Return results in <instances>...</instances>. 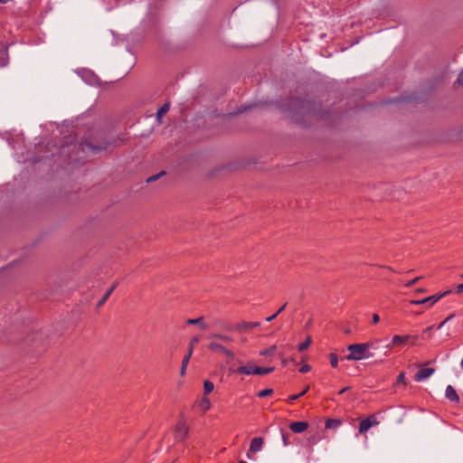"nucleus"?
<instances>
[{
    "label": "nucleus",
    "mask_w": 463,
    "mask_h": 463,
    "mask_svg": "<svg viewBox=\"0 0 463 463\" xmlns=\"http://www.w3.org/2000/svg\"><path fill=\"white\" fill-rule=\"evenodd\" d=\"M435 373L434 368H420L415 374L414 379L417 382H421L430 377Z\"/></svg>",
    "instance_id": "nucleus-9"
},
{
    "label": "nucleus",
    "mask_w": 463,
    "mask_h": 463,
    "mask_svg": "<svg viewBox=\"0 0 463 463\" xmlns=\"http://www.w3.org/2000/svg\"><path fill=\"white\" fill-rule=\"evenodd\" d=\"M311 370V367L310 365L308 364H305L303 365L300 369H299V372L302 373H306L307 372H309Z\"/></svg>",
    "instance_id": "nucleus-34"
},
{
    "label": "nucleus",
    "mask_w": 463,
    "mask_h": 463,
    "mask_svg": "<svg viewBox=\"0 0 463 463\" xmlns=\"http://www.w3.org/2000/svg\"><path fill=\"white\" fill-rule=\"evenodd\" d=\"M364 346H366V350L370 352L371 349H375V342L363 343Z\"/></svg>",
    "instance_id": "nucleus-32"
},
{
    "label": "nucleus",
    "mask_w": 463,
    "mask_h": 463,
    "mask_svg": "<svg viewBox=\"0 0 463 463\" xmlns=\"http://www.w3.org/2000/svg\"><path fill=\"white\" fill-rule=\"evenodd\" d=\"M395 345H392V342L390 344H388L386 345L387 348L391 349L392 346H394Z\"/></svg>",
    "instance_id": "nucleus-44"
},
{
    "label": "nucleus",
    "mask_w": 463,
    "mask_h": 463,
    "mask_svg": "<svg viewBox=\"0 0 463 463\" xmlns=\"http://www.w3.org/2000/svg\"><path fill=\"white\" fill-rule=\"evenodd\" d=\"M446 323H447V322L444 320L443 322H441V323L439 325L438 328H439V329L442 328V327L445 326V324H446Z\"/></svg>",
    "instance_id": "nucleus-41"
},
{
    "label": "nucleus",
    "mask_w": 463,
    "mask_h": 463,
    "mask_svg": "<svg viewBox=\"0 0 463 463\" xmlns=\"http://www.w3.org/2000/svg\"><path fill=\"white\" fill-rule=\"evenodd\" d=\"M239 463H247V462L244 460H241Z\"/></svg>",
    "instance_id": "nucleus-47"
},
{
    "label": "nucleus",
    "mask_w": 463,
    "mask_h": 463,
    "mask_svg": "<svg viewBox=\"0 0 463 463\" xmlns=\"http://www.w3.org/2000/svg\"><path fill=\"white\" fill-rule=\"evenodd\" d=\"M424 292H426V289H425V288H417V289L415 290V293H416V294H420V293H424Z\"/></svg>",
    "instance_id": "nucleus-39"
},
{
    "label": "nucleus",
    "mask_w": 463,
    "mask_h": 463,
    "mask_svg": "<svg viewBox=\"0 0 463 463\" xmlns=\"http://www.w3.org/2000/svg\"><path fill=\"white\" fill-rule=\"evenodd\" d=\"M281 436H282V440H283L284 446H288L289 443H290V441H289V434L288 433L281 432Z\"/></svg>",
    "instance_id": "nucleus-30"
},
{
    "label": "nucleus",
    "mask_w": 463,
    "mask_h": 463,
    "mask_svg": "<svg viewBox=\"0 0 463 463\" xmlns=\"http://www.w3.org/2000/svg\"><path fill=\"white\" fill-rule=\"evenodd\" d=\"M344 332L347 335L351 334L352 333V330L350 328H345L344 329Z\"/></svg>",
    "instance_id": "nucleus-42"
},
{
    "label": "nucleus",
    "mask_w": 463,
    "mask_h": 463,
    "mask_svg": "<svg viewBox=\"0 0 463 463\" xmlns=\"http://www.w3.org/2000/svg\"><path fill=\"white\" fill-rule=\"evenodd\" d=\"M229 359H234V354L231 350L226 348V353H223Z\"/></svg>",
    "instance_id": "nucleus-36"
},
{
    "label": "nucleus",
    "mask_w": 463,
    "mask_h": 463,
    "mask_svg": "<svg viewBox=\"0 0 463 463\" xmlns=\"http://www.w3.org/2000/svg\"><path fill=\"white\" fill-rule=\"evenodd\" d=\"M209 350L219 352V353H226V347H224L222 345L216 343V342H211L207 345Z\"/></svg>",
    "instance_id": "nucleus-16"
},
{
    "label": "nucleus",
    "mask_w": 463,
    "mask_h": 463,
    "mask_svg": "<svg viewBox=\"0 0 463 463\" xmlns=\"http://www.w3.org/2000/svg\"><path fill=\"white\" fill-rule=\"evenodd\" d=\"M264 444V439L262 438H254L251 442L249 449V451L247 452L248 458H251L250 454L251 453H257L260 452L262 449Z\"/></svg>",
    "instance_id": "nucleus-8"
},
{
    "label": "nucleus",
    "mask_w": 463,
    "mask_h": 463,
    "mask_svg": "<svg viewBox=\"0 0 463 463\" xmlns=\"http://www.w3.org/2000/svg\"><path fill=\"white\" fill-rule=\"evenodd\" d=\"M187 324H189V325H198L202 328H206V325L204 324L203 318L202 317H198V318H190V319L187 320Z\"/></svg>",
    "instance_id": "nucleus-19"
},
{
    "label": "nucleus",
    "mask_w": 463,
    "mask_h": 463,
    "mask_svg": "<svg viewBox=\"0 0 463 463\" xmlns=\"http://www.w3.org/2000/svg\"><path fill=\"white\" fill-rule=\"evenodd\" d=\"M308 389H309V386L307 385V386L305 387V389L301 392H298V394H294V395L289 396V400L290 401L298 400V398H300L303 395H305L307 392Z\"/></svg>",
    "instance_id": "nucleus-26"
},
{
    "label": "nucleus",
    "mask_w": 463,
    "mask_h": 463,
    "mask_svg": "<svg viewBox=\"0 0 463 463\" xmlns=\"http://www.w3.org/2000/svg\"><path fill=\"white\" fill-rule=\"evenodd\" d=\"M454 317H455V315H454V314H451V315H449V316L445 319V321L448 323V322H449V321H450Z\"/></svg>",
    "instance_id": "nucleus-40"
},
{
    "label": "nucleus",
    "mask_w": 463,
    "mask_h": 463,
    "mask_svg": "<svg viewBox=\"0 0 463 463\" xmlns=\"http://www.w3.org/2000/svg\"><path fill=\"white\" fill-rule=\"evenodd\" d=\"M277 349V346L276 345H272L265 350H262L260 352V355H263V356H270V355H273L275 351Z\"/></svg>",
    "instance_id": "nucleus-22"
},
{
    "label": "nucleus",
    "mask_w": 463,
    "mask_h": 463,
    "mask_svg": "<svg viewBox=\"0 0 463 463\" xmlns=\"http://www.w3.org/2000/svg\"><path fill=\"white\" fill-rule=\"evenodd\" d=\"M274 371L273 367H259L255 366L252 364H248L246 365L240 366L234 372L238 373H242L246 375L257 374V375H265Z\"/></svg>",
    "instance_id": "nucleus-3"
},
{
    "label": "nucleus",
    "mask_w": 463,
    "mask_h": 463,
    "mask_svg": "<svg viewBox=\"0 0 463 463\" xmlns=\"http://www.w3.org/2000/svg\"><path fill=\"white\" fill-rule=\"evenodd\" d=\"M451 292V290L444 291L438 295L430 296L428 298H422V299H411L410 300V304L411 305H424L428 304L429 306H432L435 303H437L439 299L446 297Z\"/></svg>",
    "instance_id": "nucleus-4"
},
{
    "label": "nucleus",
    "mask_w": 463,
    "mask_h": 463,
    "mask_svg": "<svg viewBox=\"0 0 463 463\" xmlns=\"http://www.w3.org/2000/svg\"><path fill=\"white\" fill-rule=\"evenodd\" d=\"M372 318L373 324H376L380 321V317L377 314H373Z\"/></svg>",
    "instance_id": "nucleus-38"
},
{
    "label": "nucleus",
    "mask_w": 463,
    "mask_h": 463,
    "mask_svg": "<svg viewBox=\"0 0 463 463\" xmlns=\"http://www.w3.org/2000/svg\"><path fill=\"white\" fill-rule=\"evenodd\" d=\"M397 382H398V383H404V384L406 383V382H405V377H404V373H401L398 375Z\"/></svg>",
    "instance_id": "nucleus-35"
},
{
    "label": "nucleus",
    "mask_w": 463,
    "mask_h": 463,
    "mask_svg": "<svg viewBox=\"0 0 463 463\" xmlns=\"http://www.w3.org/2000/svg\"><path fill=\"white\" fill-rule=\"evenodd\" d=\"M456 293L458 294H461L463 293V283L462 284H459L457 288H456Z\"/></svg>",
    "instance_id": "nucleus-37"
},
{
    "label": "nucleus",
    "mask_w": 463,
    "mask_h": 463,
    "mask_svg": "<svg viewBox=\"0 0 463 463\" xmlns=\"http://www.w3.org/2000/svg\"><path fill=\"white\" fill-rule=\"evenodd\" d=\"M108 144H103V145H92L90 143H85L82 146V150L85 151L86 148L93 151V152H98V151H100V150H104L108 147Z\"/></svg>",
    "instance_id": "nucleus-14"
},
{
    "label": "nucleus",
    "mask_w": 463,
    "mask_h": 463,
    "mask_svg": "<svg viewBox=\"0 0 463 463\" xmlns=\"http://www.w3.org/2000/svg\"><path fill=\"white\" fill-rule=\"evenodd\" d=\"M5 56L6 52L5 51H0V65H4L5 63Z\"/></svg>",
    "instance_id": "nucleus-33"
},
{
    "label": "nucleus",
    "mask_w": 463,
    "mask_h": 463,
    "mask_svg": "<svg viewBox=\"0 0 463 463\" xmlns=\"http://www.w3.org/2000/svg\"><path fill=\"white\" fill-rule=\"evenodd\" d=\"M432 328H433V326H430L427 327V328L425 329V331H424V332H425V333H430V331H431V330H432Z\"/></svg>",
    "instance_id": "nucleus-43"
},
{
    "label": "nucleus",
    "mask_w": 463,
    "mask_h": 463,
    "mask_svg": "<svg viewBox=\"0 0 463 463\" xmlns=\"http://www.w3.org/2000/svg\"><path fill=\"white\" fill-rule=\"evenodd\" d=\"M338 426H340V421L337 420L330 419V420H327L326 422V429L336 428Z\"/></svg>",
    "instance_id": "nucleus-25"
},
{
    "label": "nucleus",
    "mask_w": 463,
    "mask_h": 463,
    "mask_svg": "<svg viewBox=\"0 0 463 463\" xmlns=\"http://www.w3.org/2000/svg\"><path fill=\"white\" fill-rule=\"evenodd\" d=\"M260 326V322H245V321H242V322H240L238 323L234 327L233 329L236 330V331H239V332H243V331H247L250 328H255V327H259Z\"/></svg>",
    "instance_id": "nucleus-10"
},
{
    "label": "nucleus",
    "mask_w": 463,
    "mask_h": 463,
    "mask_svg": "<svg viewBox=\"0 0 463 463\" xmlns=\"http://www.w3.org/2000/svg\"><path fill=\"white\" fill-rule=\"evenodd\" d=\"M169 108H170L169 103H165L157 110L156 118L158 121H160L162 117L168 112Z\"/></svg>",
    "instance_id": "nucleus-18"
},
{
    "label": "nucleus",
    "mask_w": 463,
    "mask_h": 463,
    "mask_svg": "<svg viewBox=\"0 0 463 463\" xmlns=\"http://www.w3.org/2000/svg\"><path fill=\"white\" fill-rule=\"evenodd\" d=\"M188 432L189 428L186 426L185 421L184 420H181L175 428V439L177 441H182L186 438Z\"/></svg>",
    "instance_id": "nucleus-6"
},
{
    "label": "nucleus",
    "mask_w": 463,
    "mask_h": 463,
    "mask_svg": "<svg viewBox=\"0 0 463 463\" xmlns=\"http://www.w3.org/2000/svg\"><path fill=\"white\" fill-rule=\"evenodd\" d=\"M289 428L295 433H302L307 430L308 424L306 421H294L290 423Z\"/></svg>",
    "instance_id": "nucleus-11"
},
{
    "label": "nucleus",
    "mask_w": 463,
    "mask_h": 463,
    "mask_svg": "<svg viewBox=\"0 0 463 463\" xmlns=\"http://www.w3.org/2000/svg\"><path fill=\"white\" fill-rule=\"evenodd\" d=\"M208 337L218 339V340H221V341H223L226 343H231L232 341V338L231 336L226 335L218 334V333L211 334Z\"/></svg>",
    "instance_id": "nucleus-17"
},
{
    "label": "nucleus",
    "mask_w": 463,
    "mask_h": 463,
    "mask_svg": "<svg viewBox=\"0 0 463 463\" xmlns=\"http://www.w3.org/2000/svg\"><path fill=\"white\" fill-rule=\"evenodd\" d=\"M311 342H312V339L310 336H308L305 342H303L302 344H300L298 345V350L300 352H303L305 351L306 349H307L309 347V345H311Z\"/></svg>",
    "instance_id": "nucleus-24"
},
{
    "label": "nucleus",
    "mask_w": 463,
    "mask_h": 463,
    "mask_svg": "<svg viewBox=\"0 0 463 463\" xmlns=\"http://www.w3.org/2000/svg\"><path fill=\"white\" fill-rule=\"evenodd\" d=\"M9 1H10V0H0V3H2V4H5V3L9 2Z\"/></svg>",
    "instance_id": "nucleus-46"
},
{
    "label": "nucleus",
    "mask_w": 463,
    "mask_h": 463,
    "mask_svg": "<svg viewBox=\"0 0 463 463\" xmlns=\"http://www.w3.org/2000/svg\"><path fill=\"white\" fill-rule=\"evenodd\" d=\"M198 341H199V337L198 336H194L190 340L189 347H188V354L184 357V359L182 361V366H181V370H180L181 376H184L185 375L188 363H189L190 358H191V356L193 354L194 346V345L196 343H198Z\"/></svg>",
    "instance_id": "nucleus-5"
},
{
    "label": "nucleus",
    "mask_w": 463,
    "mask_h": 463,
    "mask_svg": "<svg viewBox=\"0 0 463 463\" xmlns=\"http://www.w3.org/2000/svg\"><path fill=\"white\" fill-rule=\"evenodd\" d=\"M445 396L450 402H458L459 401L458 395L456 390L451 385H448L445 391Z\"/></svg>",
    "instance_id": "nucleus-12"
},
{
    "label": "nucleus",
    "mask_w": 463,
    "mask_h": 463,
    "mask_svg": "<svg viewBox=\"0 0 463 463\" xmlns=\"http://www.w3.org/2000/svg\"><path fill=\"white\" fill-rule=\"evenodd\" d=\"M379 424V421L376 420L375 415H370L366 419L361 420L359 425V433L364 434L367 432L370 428L373 426H377Z\"/></svg>",
    "instance_id": "nucleus-7"
},
{
    "label": "nucleus",
    "mask_w": 463,
    "mask_h": 463,
    "mask_svg": "<svg viewBox=\"0 0 463 463\" xmlns=\"http://www.w3.org/2000/svg\"><path fill=\"white\" fill-rule=\"evenodd\" d=\"M214 389V385L212 382L210 381H204L203 383V390H204V394H209L210 392H212Z\"/></svg>",
    "instance_id": "nucleus-21"
},
{
    "label": "nucleus",
    "mask_w": 463,
    "mask_h": 463,
    "mask_svg": "<svg viewBox=\"0 0 463 463\" xmlns=\"http://www.w3.org/2000/svg\"><path fill=\"white\" fill-rule=\"evenodd\" d=\"M165 173L164 171L160 172L159 174L157 175H152L150 177L147 178L146 182L147 183H152L154 181H156L160 176L164 175Z\"/></svg>",
    "instance_id": "nucleus-29"
},
{
    "label": "nucleus",
    "mask_w": 463,
    "mask_h": 463,
    "mask_svg": "<svg viewBox=\"0 0 463 463\" xmlns=\"http://www.w3.org/2000/svg\"><path fill=\"white\" fill-rule=\"evenodd\" d=\"M330 364L333 367H336L338 364V358L335 354H330Z\"/></svg>",
    "instance_id": "nucleus-28"
},
{
    "label": "nucleus",
    "mask_w": 463,
    "mask_h": 463,
    "mask_svg": "<svg viewBox=\"0 0 463 463\" xmlns=\"http://www.w3.org/2000/svg\"><path fill=\"white\" fill-rule=\"evenodd\" d=\"M420 279H421V277H417L415 279H413L411 281H408L406 284H405V287L407 288H411L412 287L413 285H415Z\"/></svg>",
    "instance_id": "nucleus-31"
},
{
    "label": "nucleus",
    "mask_w": 463,
    "mask_h": 463,
    "mask_svg": "<svg viewBox=\"0 0 463 463\" xmlns=\"http://www.w3.org/2000/svg\"><path fill=\"white\" fill-rule=\"evenodd\" d=\"M287 110L296 119L304 115L323 117L317 109V103L307 99H292Z\"/></svg>",
    "instance_id": "nucleus-1"
},
{
    "label": "nucleus",
    "mask_w": 463,
    "mask_h": 463,
    "mask_svg": "<svg viewBox=\"0 0 463 463\" xmlns=\"http://www.w3.org/2000/svg\"><path fill=\"white\" fill-rule=\"evenodd\" d=\"M411 336L406 335H394L392 339V345H404Z\"/></svg>",
    "instance_id": "nucleus-15"
},
{
    "label": "nucleus",
    "mask_w": 463,
    "mask_h": 463,
    "mask_svg": "<svg viewBox=\"0 0 463 463\" xmlns=\"http://www.w3.org/2000/svg\"><path fill=\"white\" fill-rule=\"evenodd\" d=\"M286 306H287V303H285L284 305H282L278 311H275V314H273L272 316L266 318V321L267 322H271L273 321L278 316L279 314H280L285 308H286Z\"/></svg>",
    "instance_id": "nucleus-23"
},
{
    "label": "nucleus",
    "mask_w": 463,
    "mask_h": 463,
    "mask_svg": "<svg viewBox=\"0 0 463 463\" xmlns=\"http://www.w3.org/2000/svg\"><path fill=\"white\" fill-rule=\"evenodd\" d=\"M199 406L203 411H208L211 407L210 400L206 397H203L201 400Z\"/></svg>",
    "instance_id": "nucleus-20"
},
{
    "label": "nucleus",
    "mask_w": 463,
    "mask_h": 463,
    "mask_svg": "<svg viewBox=\"0 0 463 463\" xmlns=\"http://www.w3.org/2000/svg\"><path fill=\"white\" fill-rule=\"evenodd\" d=\"M347 389H348V387H345V388L342 389V390L339 392V393H340V394L344 393Z\"/></svg>",
    "instance_id": "nucleus-45"
},
{
    "label": "nucleus",
    "mask_w": 463,
    "mask_h": 463,
    "mask_svg": "<svg viewBox=\"0 0 463 463\" xmlns=\"http://www.w3.org/2000/svg\"><path fill=\"white\" fill-rule=\"evenodd\" d=\"M272 393H273V390L272 389H265V390L260 391L258 393V396L263 398V397H267V396H269V395H270Z\"/></svg>",
    "instance_id": "nucleus-27"
},
{
    "label": "nucleus",
    "mask_w": 463,
    "mask_h": 463,
    "mask_svg": "<svg viewBox=\"0 0 463 463\" xmlns=\"http://www.w3.org/2000/svg\"><path fill=\"white\" fill-rule=\"evenodd\" d=\"M118 287V282H115L110 288L108 289V291L105 293V295L102 297V298L98 302L97 307H102L105 302L108 300L109 296L112 294V292L115 290V288Z\"/></svg>",
    "instance_id": "nucleus-13"
},
{
    "label": "nucleus",
    "mask_w": 463,
    "mask_h": 463,
    "mask_svg": "<svg viewBox=\"0 0 463 463\" xmlns=\"http://www.w3.org/2000/svg\"><path fill=\"white\" fill-rule=\"evenodd\" d=\"M350 354L345 357L349 361H360L373 356V353L366 350L363 344H353L347 347Z\"/></svg>",
    "instance_id": "nucleus-2"
}]
</instances>
